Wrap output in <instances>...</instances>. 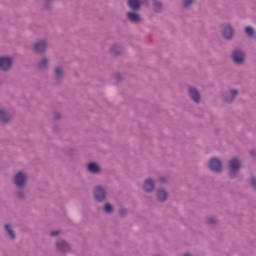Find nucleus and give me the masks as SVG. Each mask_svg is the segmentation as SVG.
I'll return each mask as SVG.
<instances>
[{
	"instance_id": "f257e3e1",
	"label": "nucleus",
	"mask_w": 256,
	"mask_h": 256,
	"mask_svg": "<svg viewBox=\"0 0 256 256\" xmlns=\"http://www.w3.org/2000/svg\"><path fill=\"white\" fill-rule=\"evenodd\" d=\"M229 167L231 177H235V173H237V171H239V169L241 168V161H239V159L237 158H232L230 160Z\"/></svg>"
},
{
	"instance_id": "f03ea898",
	"label": "nucleus",
	"mask_w": 256,
	"mask_h": 256,
	"mask_svg": "<svg viewBox=\"0 0 256 256\" xmlns=\"http://www.w3.org/2000/svg\"><path fill=\"white\" fill-rule=\"evenodd\" d=\"M209 167L211 171H214L215 173H220L222 171L223 166L221 165V161L217 158H212L209 163Z\"/></svg>"
},
{
	"instance_id": "7ed1b4c3",
	"label": "nucleus",
	"mask_w": 256,
	"mask_h": 256,
	"mask_svg": "<svg viewBox=\"0 0 256 256\" xmlns=\"http://www.w3.org/2000/svg\"><path fill=\"white\" fill-rule=\"evenodd\" d=\"M25 181H27V175H25L23 172H18L15 175L14 183L17 187H23V185H25Z\"/></svg>"
},
{
	"instance_id": "20e7f679",
	"label": "nucleus",
	"mask_w": 256,
	"mask_h": 256,
	"mask_svg": "<svg viewBox=\"0 0 256 256\" xmlns=\"http://www.w3.org/2000/svg\"><path fill=\"white\" fill-rule=\"evenodd\" d=\"M12 61L11 58H0V69L2 71H7L8 69H11Z\"/></svg>"
},
{
	"instance_id": "39448f33",
	"label": "nucleus",
	"mask_w": 256,
	"mask_h": 256,
	"mask_svg": "<svg viewBox=\"0 0 256 256\" xmlns=\"http://www.w3.org/2000/svg\"><path fill=\"white\" fill-rule=\"evenodd\" d=\"M94 196L96 201H104L105 199V189L102 187H96L94 190Z\"/></svg>"
},
{
	"instance_id": "423d86ee",
	"label": "nucleus",
	"mask_w": 256,
	"mask_h": 256,
	"mask_svg": "<svg viewBox=\"0 0 256 256\" xmlns=\"http://www.w3.org/2000/svg\"><path fill=\"white\" fill-rule=\"evenodd\" d=\"M245 59V55L243 54V52L239 51V50H235L233 53V61L235 63H243Z\"/></svg>"
},
{
	"instance_id": "0eeeda50",
	"label": "nucleus",
	"mask_w": 256,
	"mask_h": 256,
	"mask_svg": "<svg viewBox=\"0 0 256 256\" xmlns=\"http://www.w3.org/2000/svg\"><path fill=\"white\" fill-rule=\"evenodd\" d=\"M189 95L191 99L193 100L194 103H199L201 96L199 95V91L195 88H190L189 89Z\"/></svg>"
},
{
	"instance_id": "6e6552de",
	"label": "nucleus",
	"mask_w": 256,
	"mask_h": 256,
	"mask_svg": "<svg viewBox=\"0 0 256 256\" xmlns=\"http://www.w3.org/2000/svg\"><path fill=\"white\" fill-rule=\"evenodd\" d=\"M47 49V44L45 41H39L34 45V50L36 53H43Z\"/></svg>"
},
{
	"instance_id": "1a4fd4ad",
	"label": "nucleus",
	"mask_w": 256,
	"mask_h": 256,
	"mask_svg": "<svg viewBox=\"0 0 256 256\" xmlns=\"http://www.w3.org/2000/svg\"><path fill=\"white\" fill-rule=\"evenodd\" d=\"M223 37L224 39H231L233 37V28L229 25H225L223 28Z\"/></svg>"
},
{
	"instance_id": "9d476101",
	"label": "nucleus",
	"mask_w": 256,
	"mask_h": 256,
	"mask_svg": "<svg viewBox=\"0 0 256 256\" xmlns=\"http://www.w3.org/2000/svg\"><path fill=\"white\" fill-rule=\"evenodd\" d=\"M128 6L132 11H139L141 2L139 0H128Z\"/></svg>"
},
{
	"instance_id": "9b49d317",
	"label": "nucleus",
	"mask_w": 256,
	"mask_h": 256,
	"mask_svg": "<svg viewBox=\"0 0 256 256\" xmlns=\"http://www.w3.org/2000/svg\"><path fill=\"white\" fill-rule=\"evenodd\" d=\"M56 247L59 249V251H69V244H67V242L64 240H58L56 242Z\"/></svg>"
},
{
	"instance_id": "f8f14e48",
	"label": "nucleus",
	"mask_w": 256,
	"mask_h": 256,
	"mask_svg": "<svg viewBox=\"0 0 256 256\" xmlns=\"http://www.w3.org/2000/svg\"><path fill=\"white\" fill-rule=\"evenodd\" d=\"M144 189L148 193L153 191V189H155V183L153 182V180H151V179L146 180L144 182Z\"/></svg>"
},
{
	"instance_id": "ddd939ff",
	"label": "nucleus",
	"mask_w": 256,
	"mask_h": 256,
	"mask_svg": "<svg viewBox=\"0 0 256 256\" xmlns=\"http://www.w3.org/2000/svg\"><path fill=\"white\" fill-rule=\"evenodd\" d=\"M127 17L133 23H139L141 21V17H139V14H137V13L130 12L127 14Z\"/></svg>"
},
{
	"instance_id": "4468645a",
	"label": "nucleus",
	"mask_w": 256,
	"mask_h": 256,
	"mask_svg": "<svg viewBox=\"0 0 256 256\" xmlns=\"http://www.w3.org/2000/svg\"><path fill=\"white\" fill-rule=\"evenodd\" d=\"M88 171L90 173H99V166L95 163L88 164Z\"/></svg>"
},
{
	"instance_id": "2eb2a0df",
	"label": "nucleus",
	"mask_w": 256,
	"mask_h": 256,
	"mask_svg": "<svg viewBox=\"0 0 256 256\" xmlns=\"http://www.w3.org/2000/svg\"><path fill=\"white\" fill-rule=\"evenodd\" d=\"M158 201H165L167 199V193L165 190H158L157 192Z\"/></svg>"
},
{
	"instance_id": "dca6fc26",
	"label": "nucleus",
	"mask_w": 256,
	"mask_h": 256,
	"mask_svg": "<svg viewBox=\"0 0 256 256\" xmlns=\"http://www.w3.org/2000/svg\"><path fill=\"white\" fill-rule=\"evenodd\" d=\"M0 121H2L3 123L9 121V114H7V112L0 110Z\"/></svg>"
},
{
	"instance_id": "f3484780",
	"label": "nucleus",
	"mask_w": 256,
	"mask_h": 256,
	"mask_svg": "<svg viewBox=\"0 0 256 256\" xmlns=\"http://www.w3.org/2000/svg\"><path fill=\"white\" fill-rule=\"evenodd\" d=\"M5 229L9 235V237H11V239H15V233L13 232V230L11 229V226L9 224L5 225Z\"/></svg>"
},
{
	"instance_id": "a211bd4d",
	"label": "nucleus",
	"mask_w": 256,
	"mask_h": 256,
	"mask_svg": "<svg viewBox=\"0 0 256 256\" xmlns=\"http://www.w3.org/2000/svg\"><path fill=\"white\" fill-rule=\"evenodd\" d=\"M245 33L248 37H253V35H255V30L251 26H247L245 28Z\"/></svg>"
},
{
	"instance_id": "6ab92c4d",
	"label": "nucleus",
	"mask_w": 256,
	"mask_h": 256,
	"mask_svg": "<svg viewBox=\"0 0 256 256\" xmlns=\"http://www.w3.org/2000/svg\"><path fill=\"white\" fill-rule=\"evenodd\" d=\"M237 95V90H232L231 91V98H227L225 101L226 103H231L233 99H235V96Z\"/></svg>"
},
{
	"instance_id": "aec40b11",
	"label": "nucleus",
	"mask_w": 256,
	"mask_h": 256,
	"mask_svg": "<svg viewBox=\"0 0 256 256\" xmlns=\"http://www.w3.org/2000/svg\"><path fill=\"white\" fill-rule=\"evenodd\" d=\"M104 211L106 213H111V211H113V206L110 203H106L104 206Z\"/></svg>"
},
{
	"instance_id": "412c9836",
	"label": "nucleus",
	"mask_w": 256,
	"mask_h": 256,
	"mask_svg": "<svg viewBox=\"0 0 256 256\" xmlns=\"http://www.w3.org/2000/svg\"><path fill=\"white\" fill-rule=\"evenodd\" d=\"M162 8L163 6L161 5V3L159 2L154 3V11H156V13H159V11H161Z\"/></svg>"
},
{
	"instance_id": "4be33fe9",
	"label": "nucleus",
	"mask_w": 256,
	"mask_h": 256,
	"mask_svg": "<svg viewBox=\"0 0 256 256\" xmlns=\"http://www.w3.org/2000/svg\"><path fill=\"white\" fill-rule=\"evenodd\" d=\"M44 67H47V59H42L39 63L40 69H43Z\"/></svg>"
},
{
	"instance_id": "5701e85b",
	"label": "nucleus",
	"mask_w": 256,
	"mask_h": 256,
	"mask_svg": "<svg viewBox=\"0 0 256 256\" xmlns=\"http://www.w3.org/2000/svg\"><path fill=\"white\" fill-rule=\"evenodd\" d=\"M62 74H63V71L61 70V68H56L55 69L56 77H61Z\"/></svg>"
},
{
	"instance_id": "b1692460",
	"label": "nucleus",
	"mask_w": 256,
	"mask_h": 256,
	"mask_svg": "<svg viewBox=\"0 0 256 256\" xmlns=\"http://www.w3.org/2000/svg\"><path fill=\"white\" fill-rule=\"evenodd\" d=\"M193 3V0H184L183 5L184 7H189Z\"/></svg>"
},
{
	"instance_id": "393cba45",
	"label": "nucleus",
	"mask_w": 256,
	"mask_h": 256,
	"mask_svg": "<svg viewBox=\"0 0 256 256\" xmlns=\"http://www.w3.org/2000/svg\"><path fill=\"white\" fill-rule=\"evenodd\" d=\"M59 235V231H52L51 232V237H57Z\"/></svg>"
},
{
	"instance_id": "a878e982",
	"label": "nucleus",
	"mask_w": 256,
	"mask_h": 256,
	"mask_svg": "<svg viewBox=\"0 0 256 256\" xmlns=\"http://www.w3.org/2000/svg\"><path fill=\"white\" fill-rule=\"evenodd\" d=\"M251 183H252V186H253V187H256V180H255V178H252V179H251Z\"/></svg>"
},
{
	"instance_id": "bb28decb",
	"label": "nucleus",
	"mask_w": 256,
	"mask_h": 256,
	"mask_svg": "<svg viewBox=\"0 0 256 256\" xmlns=\"http://www.w3.org/2000/svg\"><path fill=\"white\" fill-rule=\"evenodd\" d=\"M125 213H127L126 210H121V211H120V215H125Z\"/></svg>"
},
{
	"instance_id": "cd10ccee",
	"label": "nucleus",
	"mask_w": 256,
	"mask_h": 256,
	"mask_svg": "<svg viewBox=\"0 0 256 256\" xmlns=\"http://www.w3.org/2000/svg\"><path fill=\"white\" fill-rule=\"evenodd\" d=\"M184 256H191V255H189V254H184Z\"/></svg>"
}]
</instances>
